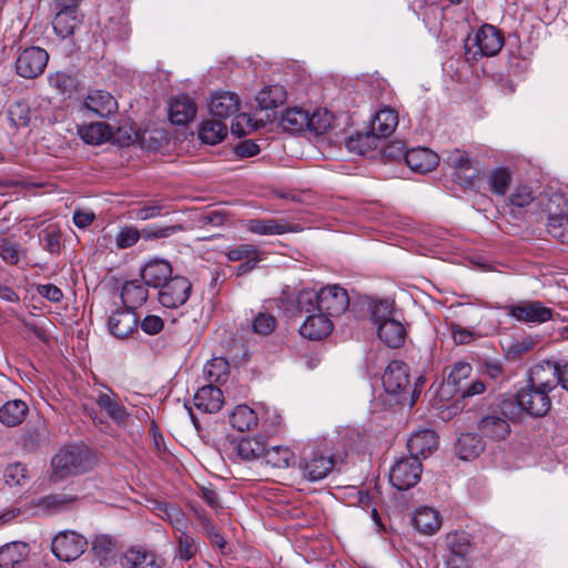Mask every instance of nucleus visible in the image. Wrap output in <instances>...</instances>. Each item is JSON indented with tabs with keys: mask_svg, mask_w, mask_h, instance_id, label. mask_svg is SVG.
Wrapping results in <instances>:
<instances>
[{
	"mask_svg": "<svg viewBox=\"0 0 568 568\" xmlns=\"http://www.w3.org/2000/svg\"><path fill=\"white\" fill-rule=\"evenodd\" d=\"M296 305L305 313L323 312L331 316H339L349 306V297L345 288L334 284L321 288L302 290L296 296Z\"/></svg>",
	"mask_w": 568,
	"mask_h": 568,
	"instance_id": "f257e3e1",
	"label": "nucleus"
},
{
	"mask_svg": "<svg viewBox=\"0 0 568 568\" xmlns=\"http://www.w3.org/2000/svg\"><path fill=\"white\" fill-rule=\"evenodd\" d=\"M223 453L224 455L221 456L223 459L239 457L246 462L264 458L266 462H290L294 458V454L287 447L267 448L262 436L225 440Z\"/></svg>",
	"mask_w": 568,
	"mask_h": 568,
	"instance_id": "f03ea898",
	"label": "nucleus"
},
{
	"mask_svg": "<svg viewBox=\"0 0 568 568\" xmlns=\"http://www.w3.org/2000/svg\"><path fill=\"white\" fill-rule=\"evenodd\" d=\"M503 45V33L491 24L481 26L474 36H468L465 41L466 54L474 60L481 57H494Z\"/></svg>",
	"mask_w": 568,
	"mask_h": 568,
	"instance_id": "7ed1b4c3",
	"label": "nucleus"
},
{
	"mask_svg": "<svg viewBox=\"0 0 568 568\" xmlns=\"http://www.w3.org/2000/svg\"><path fill=\"white\" fill-rule=\"evenodd\" d=\"M503 310L516 321L529 324L548 322L554 315V311L545 306L540 301H519L515 304L505 305Z\"/></svg>",
	"mask_w": 568,
	"mask_h": 568,
	"instance_id": "20e7f679",
	"label": "nucleus"
},
{
	"mask_svg": "<svg viewBox=\"0 0 568 568\" xmlns=\"http://www.w3.org/2000/svg\"><path fill=\"white\" fill-rule=\"evenodd\" d=\"M549 393L544 388L531 387L527 384L516 395L518 406L534 417L545 416L551 408Z\"/></svg>",
	"mask_w": 568,
	"mask_h": 568,
	"instance_id": "39448f33",
	"label": "nucleus"
},
{
	"mask_svg": "<svg viewBox=\"0 0 568 568\" xmlns=\"http://www.w3.org/2000/svg\"><path fill=\"white\" fill-rule=\"evenodd\" d=\"M88 546L87 539L75 531H61L52 540V552L62 561L79 558Z\"/></svg>",
	"mask_w": 568,
	"mask_h": 568,
	"instance_id": "423d86ee",
	"label": "nucleus"
},
{
	"mask_svg": "<svg viewBox=\"0 0 568 568\" xmlns=\"http://www.w3.org/2000/svg\"><path fill=\"white\" fill-rule=\"evenodd\" d=\"M343 454L339 452L327 457V462H343L344 459L371 458L369 445L364 435L355 429H348L342 437Z\"/></svg>",
	"mask_w": 568,
	"mask_h": 568,
	"instance_id": "0eeeda50",
	"label": "nucleus"
},
{
	"mask_svg": "<svg viewBox=\"0 0 568 568\" xmlns=\"http://www.w3.org/2000/svg\"><path fill=\"white\" fill-rule=\"evenodd\" d=\"M45 467L34 483V491L43 490L60 484L75 475L87 471L85 464H44Z\"/></svg>",
	"mask_w": 568,
	"mask_h": 568,
	"instance_id": "6e6552de",
	"label": "nucleus"
},
{
	"mask_svg": "<svg viewBox=\"0 0 568 568\" xmlns=\"http://www.w3.org/2000/svg\"><path fill=\"white\" fill-rule=\"evenodd\" d=\"M48 61L49 54L44 49L30 47L17 58L16 70L22 78L34 79L43 72Z\"/></svg>",
	"mask_w": 568,
	"mask_h": 568,
	"instance_id": "1a4fd4ad",
	"label": "nucleus"
},
{
	"mask_svg": "<svg viewBox=\"0 0 568 568\" xmlns=\"http://www.w3.org/2000/svg\"><path fill=\"white\" fill-rule=\"evenodd\" d=\"M191 287L192 285L186 277H171L160 287L159 302L164 307H179L189 300Z\"/></svg>",
	"mask_w": 568,
	"mask_h": 568,
	"instance_id": "9d476101",
	"label": "nucleus"
},
{
	"mask_svg": "<svg viewBox=\"0 0 568 568\" xmlns=\"http://www.w3.org/2000/svg\"><path fill=\"white\" fill-rule=\"evenodd\" d=\"M438 436L432 429H420L407 440V449L415 462L428 459L438 448Z\"/></svg>",
	"mask_w": 568,
	"mask_h": 568,
	"instance_id": "9b49d317",
	"label": "nucleus"
},
{
	"mask_svg": "<svg viewBox=\"0 0 568 568\" xmlns=\"http://www.w3.org/2000/svg\"><path fill=\"white\" fill-rule=\"evenodd\" d=\"M383 385L389 394H402L410 386L409 368L402 361H393L383 375Z\"/></svg>",
	"mask_w": 568,
	"mask_h": 568,
	"instance_id": "f8f14e48",
	"label": "nucleus"
},
{
	"mask_svg": "<svg viewBox=\"0 0 568 568\" xmlns=\"http://www.w3.org/2000/svg\"><path fill=\"white\" fill-rule=\"evenodd\" d=\"M528 384L551 392L559 384V364L546 361L530 368Z\"/></svg>",
	"mask_w": 568,
	"mask_h": 568,
	"instance_id": "ddd939ff",
	"label": "nucleus"
},
{
	"mask_svg": "<svg viewBox=\"0 0 568 568\" xmlns=\"http://www.w3.org/2000/svg\"><path fill=\"white\" fill-rule=\"evenodd\" d=\"M423 464H393L388 470L389 483L397 490H407L420 479Z\"/></svg>",
	"mask_w": 568,
	"mask_h": 568,
	"instance_id": "4468645a",
	"label": "nucleus"
},
{
	"mask_svg": "<svg viewBox=\"0 0 568 568\" xmlns=\"http://www.w3.org/2000/svg\"><path fill=\"white\" fill-rule=\"evenodd\" d=\"M440 156L428 148H414L405 153L407 166L416 173L425 174L433 171L439 163Z\"/></svg>",
	"mask_w": 568,
	"mask_h": 568,
	"instance_id": "2eb2a0df",
	"label": "nucleus"
},
{
	"mask_svg": "<svg viewBox=\"0 0 568 568\" xmlns=\"http://www.w3.org/2000/svg\"><path fill=\"white\" fill-rule=\"evenodd\" d=\"M87 112L98 115L99 118H108L118 110V102L114 97L103 90H94L89 92L83 102Z\"/></svg>",
	"mask_w": 568,
	"mask_h": 568,
	"instance_id": "dca6fc26",
	"label": "nucleus"
},
{
	"mask_svg": "<svg viewBox=\"0 0 568 568\" xmlns=\"http://www.w3.org/2000/svg\"><path fill=\"white\" fill-rule=\"evenodd\" d=\"M246 227L251 233L260 235H280L302 231L298 224L275 219H252L247 221Z\"/></svg>",
	"mask_w": 568,
	"mask_h": 568,
	"instance_id": "f3484780",
	"label": "nucleus"
},
{
	"mask_svg": "<svg viewBox=\"0 0 568 568\" xmlns=\"http://www.w3.org/2000/svg\"><path fill=\"white\" fill-rule=\"evenodd\" d=\"M412 521L419 534L433 536L440 529L443 518L436 508L420 506L415 509Z\"/></svg>",
	"mask_w": 568,
	"mask_h": 568,
	"instance_id": "a211bd4d",
	"label": "nucleus"
},
{
	"mask_svg": "<svg viewBox=\"0 0 568 568\" xmlns=\"http://www.w3.org/2000/svg\"><path fill=\"white\" fill-rule=\"evenodd\" d=\"M141 278L146 286L160 288L172 277L171 264L164 260H150L141 268Z\"/></svg>",
	"mask_w": 568,
	"mask_h": 568,
	"instance_id": "6ab92c4d",
	"label": "nucleus"
},
{
	"mask_svg": "<svg viewBox=\"0 0 568 568\" xmlns=\"http://www.w3.org/2000/svg\"><path fill=\"white\" fill-rule=\"evenodd\" d=\"M333 329V323L329 316L323 312L310 313L300 327L303 337L311 341H320L326 337Z\"/></svg>",
	"mask_w": 568,
	"mask_h": 568,
	"instance_id": "aec40b11",
	"label": "nucleus"
},
{
	"mask_svg": "<svg viewBox=\"0 0 568 568\" xmlns=\"http://www.w3.org/2000/svg\"><path fill=\"white\" fill-rule=\"evenodd\" d=\"M240 108L237 94L227 91L216 92L212 95L209 110L212 118L225 120L234 115Z\"/></svg>",
	"mask_w": 568,
	"mask_h": 568,
	"instance_id": "412c9836",
	"label": "nucleus"
},
{
	"mask_svg": "<svg viewBox=\"0 0 568 568\" xmlns=\"http://www.w3.org/2000/svg\"><path fill=\"white\" fill-rule=\"evenodd\" d=\"M139 320L136 314L125 307L114 312L108 321V327L112 335L118 338L129 336L138 326Z\"/></svg>",
	"mask_w": 568,
	"mask_h": 568,
	"instance_id": "4be33fe9",
	"label": "nucleus"
},
{
	"mask_svg": "<svg viewBox=\"0 0 568 568\" xmlns=\"http://www.w3.org/2000/svg\"><path fill=\"white\" fill-rule=\"evenodd\" d=\"M223 404L224 396L222 390L213 386L212 383L199 388L194 395V405L196 408L209 414L217 413Z\"/></svg>",
	"mask_w": 568,
	"mask_h": 568,
	"instance_id": "5701e85b",
	"label": "nucleus"
},
{
	"mask_svg": "<svg viewBox=\"0 0 568 568\" xmlns=\"http://www.w3.org/2000/svg\"><path fill=\"white\" fill-rule=\"evenodd\" d=\"M30 548L23 541H11L0 548V568H19L29 557Z\"/></svg>",
	"mask_w": 568,
	"mask_h": 568,
	"instance_id": "b1692460",
	"label": "nucleus"
},
{
	"mask_svg": "<svg viewBox=\"0 0 568 568\" xmlns=\"http://www.w3.org/2000/svg\"><path fill=\"white\" fill-rule=\"evenodd\" d=\"M196 114L195 103L185 94L172 99L169 108V118L173 124L184 125L192 121Z\"/></svg>",
	"mask_w": 568,
	"mask_h": 568,
	"instance_id": "393cba45",
	"label": "nucleus"
},
{
	"mask_svg": "<svg viewBox=\"0 0 568 568\" xmlns=\"http://www.w3.org/2000/svg\"><path fill=\"white\" fill-rule=\"evenodd\" d=\"M397 125V112L390 108H383L372 120L369 134L376 138H387L395 131Z\"/></svg>",
	"mask_w": 568,
	"mask_h": 568,
	"instance_id": "a878e982",
	"label": "nucleus"
},
{
	"mask_svg": "<svg viewBox=\"0 0 568 568\" xmlns=\"http://www.w3.org/2000/svg\"><path fill=\"white\" fill-rule=\"evenodd\" d=\"M82 23V18L78 10L73 9H59L57 12L52 26L53 30L62 39H65L73 34Z\"/></svg>",
	"mask_w": 568,
	"mask_h": 568,
	"instance_id": "bb28decb",
	"label": "nucleus"
},
{
	"mask_svg": "<svg viewBox=\"0 0 568 568\" xmlns=\"http://www.w3.org/2000/svg\"><path fill=\"white\" fill-rule=\"evenodd\" d=\"M225 255L230 262H243L239 266L240 272H248L253 270L260 261L258 250L253 244H241L232 247Z\"/></svg>",
	"mask_w": 568,
	"mask_h": 568,
	"instance_id": "cd10ccee",
	"label": "nucleus"
},
{
	"mask_svg": "<svg viewBox=\"0 0 568 568\" xmlns=\"http://www.w3.org/2000/svg\"><path fill=\"white\" fill-rule=\"evenodd\" d=\"M126 568H162L163 561L158 556L142 547H133L125 552Z\"/></svg>",
	"mask_w": 568,
	"mask_h": 568,
	"instance_id": "c85d7f7f",
	"label": "nucleus"
},
{
	"mask_svg": "<svg viewBox=\"0 0 568 568\" xmlns=\"http://www.w3.org/2000/svg\"><path fill=\"white\" fill-rule=\"evenodd\" d=\"M377 335L387 346L396 348L404 343L406 331L399 321L392 318L379 323Z\"/></svg>",
	"mask_w": 568,
	"mask_h": 568,
	"instance_id": "c756f323",
	"label": "nucleus"
},
{
	"mask_svg": "<svg viewBox=\"0 0 568 568\" xmlns=\"http://www.w3.org/2000/svg\"><path fill=\"white\" fill-rule=\"evenodd\" d=\"M478 430L491 439H504L510 433L509 423L496 415H488L478 422Z\"/></svg>",
	"mask_w": 568,
	"mask_h": 568,
	"instance_id": "7c9ffc66",
	"label": "nucleus"
},
{
	"mask_svg": "<svg viewBox=\"0 0 568 568\" xmlns=\"http://www.w3.org/2000/svg\"><path fill=\"white\" fill-rule=\"evenodd\" d=\"M28 412L29 407L23 400H9L0 407V422L8 427H14L24 420Z\"/></svg>",
	"mask_w": 568,
	"mask_h": 568,
	"instance_id": "2f4dec72",
	"label": "nucleus"
},
{
	"mask_svg": "<svg viewBox=\"0 0 568 568\" xmlns=\"http://www.w3.org/2000/svg\"><path fill=\"white\" fill-rule=\"evenodd\" d=\"M310 111L300 106L290 108L281 118V126L288 132L298 133L307 130Z\"/></svg>",
	"mask_w": 568,
	"mask_h": 568,
	"instance_id": "473e14b6",
	"label": "nucleus"
},
{
	"mask_svg": "<svg viewBox=\"0 0 568 568\" xmlns=\"http://www.w3.org/2000/svg\"><path fill=\"white\" fill-rule=\"evenodd\" d=\"M258 418L247 405H237L230 414V424L239 432H248L257 426Z\"/></svg>",
	"mask_w": 568,
	"mask_h": 568,
	"instance_id": "72a5a7b5",
	"label": "nucleus"
},
{
	"mask_svg": "<svg viewBox=\"0 0 568 568\" xmlns=\"http://www.w3.org/2000/svg\"><path fill=\"white\" fill-rule=\"evenodd\" d=\"M227 134V125L224 120L213 118L202 122L199 138L207 144L220 143Z\"/></svg>",
	"mask_w": 568,
	"mask_h": 568,
	"instance_id": "f704fd0d",
	"label": "nucleus"
},
{
	"mask_svg": "<svg viewBox=\"0 0 568 568\" xmlns=\"http://www.w3.org/2000/svg\"><path fill=\"white\" fill-rule=\"evenodd\" d=\"M286 91L283 85L264 87L256 95V102L262 110H272L286 101Z\"/></svg>",
	"mask_w": 568,
	"mask_h": 568,
	"instance_id": "c9c22d12",
	"label": "nucleus"
},
{
	"mask_svg": "<svg viewBox=\"0 0 568 568\" xmlns=\"http://www.w3.org/2000/svg\"><path fill=\"white\" fill-rule=\"evenodd\" d=\"M457 455L462 462H471L479 457L484 450V445L480 438L473 434H465L458 438Z\"/></svg>",
	"mask_w": 568,
	"mask_h": 568,
	"instance_id": "e433bc0d",
	"label": "nucleus"
},
{
	"mask_svg": "<svg viewBox=\"0 0 568 568\" xmlns=\"http://www.w3.org/2000/svg\"><path fill=\"white\" fill-rule=\"evenodd\" d=\"M121 298L129 310L135 308L148 300V290L139 280L128 281L122 286Z\"/></svg>",
	"mask_w": 568,
	"mask_h": 568,
	"instance_id": "4c0bfd02",
	"label": "nucleus"
},
{
	"mask_svg": "<svg viewBox=\"0 0 568 568\" xmlns=\"http://www.w3.org/2000/svg\"><path fill=\"white\" fill-rule=\"evenodd\" d=\"M94 400L97 405L104 409L108 416L119 425L123 424L129 416L125 407L119 403L115 397L106 393L100 392Z\"/></svg>",
	"mask_w": 568,
	"mask_h": 568,
	"instance_id": "58836bf2",
	"label": "nucleus"
},
{
	"mask_svg": "<svg viewBox=\"0 0 568 568\" xmlns=\"http://www.w3.org/2000/svg\"><path fill=\"white\" fill-rule=\"evenodd\" d=\"M154 510L159 517L169 521L179 532L185 530L187 526V519L179 506L166 503H158Z\"/></svg>",
	"mask_w": 568,
	"mask_h": 568,
	"instance_id": "ea45409f",
	"label": "nucleus"
},
{
	"mask_svg": "<svg viewBox=\"0 0 568 568\" xmlns=\"http://www.w3.org/2000/svg\"><path fill=\"white\" fill-rule=\"evenodd\" d=\"M310 124H307V131L314 134H324L334 126L335 115L327 109H315L310 113Z\"/></svg>",
	"mask_w": 568,
	"mask_h": 568,
	"instance_id": "a19ab883",
	"label": "nucleus"
},
{
	"mask_svg": "<svg viewBox=\"0 0 568 568\" xmlns=\"http://www.w3.org/2000/svg\"><path fill=\"white\" fill-rule=\"evenodd\" d=\"M489 190L496 195H505L513 181L511 172L504 166L491 170L487 176Z\"/></svg>",
	"mask_w": 568,
	"mask_h": 568,
	"instance_id": "79ce46f5",
	"label": "nucleus"
},
{
	"mask_svg": "<svg viewBox=\"0 0 568 568\" xmlns=\"http://www.w3.org/2000/svg\"><path fill=\"white\" fill-rule=\"evenodd\" d=\"M81 139L89 144H100L111 136V129L106 123L95 122L79 129Z\"/></svg>",
	"mask_w": 568,
	"mask_h": 568,
	"instance_id": "37998d69",
	"label": "nucleus"
},
{
	"mask_svg": "<svg viewBox=\"0 0 568 568\" xmlns=\"http://www.w3.org/2000/svg\"><path fill=\"white\" fill-rule=\"evenodd\" d=\"M48 429L43 419L39 418L32 424L23 435V446L29 450L37 449L42 443L48 440Z\"/></svg>",
	"mask_w": 568,
	"mask_h": 568,
	"instance_id": "c03bdc74",
	"label": "nucleus"
},
{
	"mask_svg": "<svg viewBox=\"0 0 568 568\" xmlns=\"http://www.w3.org/2000/svg\"><path fill=\"white\" fill-rule=\"evenodd\" d=\"M73 501V497L67 494H55L43 496L34 503V506L48 514L58 513L64 509L68 505Z\"/></svg>",
	"mask_w": 568,
	"mask_h": 568,
	"instance_id": "a18cd8bd",
	"label": "nucleus"
},
{
	"mask_svg": "<svg viewBox=\"0 0 568 568\" xmlns=\"http://www.w3.org/2000/svg\"><path fill=\"white\" fill-rule=\"evenodd\" d=\"M203 373L210 383H224L229 376V363L223 357H214L205 364Z\"/></svg>",
	"mask_w": 568,
	"mask_h": 568,
	"instance_id": "49530a36",
	"label": "nucleus"
},
{
	"mask_svg": "<svg viewBox=\"0 0 568 568\" xmlns=\"http://www.w3.org/2000/svg\"><path fill=\"white\" fill-rule=\"evenodd\" d=\"M91 457V450L83 444L67 445L60 449L52 462H87Z\"/></svg>",
	"mask_w": 568,
	"mask_h": 568,
	"instance_id": "de8ad7c7",
	"label": "nucleus"
},
{
	"mask_svg": "<svg viewBox=\"0 0 568 568\" xmlns=\"http://www.w3.org/2000/svg\"><path fill=\"white\" fill-rule=\"evenodd\" d=\"M547 231L554 239L561 243H568V213H550Z\"/></svg>",
	"mask_w": 568,
	"mask_h": 568,
	"instance_id": "09e8293b",
	"label": "nucleus"
},
{
	"mask_svg": "<svg viewBox=\"0 0 568 568\" xmlns=\"http://www.w3.org/2000/svg\"><path fill=\"white\" fill-rule=\"evenodd\" d=\"M3 478L9 486H24L30 479L28 464H7Z\"/></svg>",
	"mask_w": 568,
	"mask_h": 568,
	"instance_id": "8fccbe9b",
	"label": "nucleus"
},
{
	"mask_svg": "<svg viewBox=\"0 0 568 568\" xmlns=\"http://www.w3.org/2000/svg\"><path fill=\"white\" fill-rule=\"evenodd\" d=\"M334 464H293L297 466L301 476L310 481L324 479L332 470Z\"/></svg>",
	"mask_w": 568,
	"mask_h": 568,
	"instance_id": "3c124183",
	"label": "nucleus"
},
{
	"mask_svg": "<svg viewBox=\"0 0 568 568\" xmlns=\"http://www.w3.org/2000/svg\"><path fill=\"white\" fill-rule=\"evenodd\" d=\"M443 161L446 165L459 172L468 171L473 166L468 154L459 149L444 152Z\"/></svg>",
	"mask_w": 568,
	"mask_h": 568,
	"instance_id": "603ef678",
	"label": "nucleus"
},
{
	"mask_svg": "<svg viewBox=\"0 0 568 568\" xmlns=\"http://www.w3.org/2000/svg\"><path fill=\"white\" fill-rule=\"evenodd\" d=\"M450 555L470 557L471 545L468 536L464 532H452L447 535Z\"/></svg>",
	"mask_w": 568,
	"mask_h": 568,
	"instance_id": "864d4df0",
	"label": "nucleus"
},
{
	"mask_svg": "<svg viewBox=\"0 0 568 568\" xmlns=\"http://www.w3.org/2000/svg\"><path fill=\"white\" fill-rule=\"evenodd\" d=\"M471 373V366L465 362H457L454 364L449 375L446 378L445 387H454L457 392L458 387H462V382L466 379Z\"/></svg>",
	"mask_w": 568,
	"mask_h": 568,
	"instance_id": "5fc2aeb1",
	"label": "nucleus"
},
{
	"mask_svg": "<svg viewBox=\"0 0 568 568\" xmlns=\"http://www.w3.org/2000/svg\"><path fill=\"white\" fill-rule=\"evenodd\" d=\"M448 327L456 345H467L480 336L475 329L464 327L455 322L449 323Z\"/></svg>",
	"mask_w": 568,
	"mask_h": 568,
	"instance_id": "6e6d98bb",
	"label": "nucleus"
},
{
	"mask_svg": "<svg viewBox=\"0 0 568 568\" xmlns=\"http://www.w3.org/2000/svg\"><path fill=\"white\" fill-rule=\"evenodd\" d=\"M48 82L51 89L58 94H65L71 92L74 82L73 79L64 72L50 73L48 75Z\"/></svg>",
	"mask_w": 568,
	"mask_h": 568,
	"instance_id": "4d7b16f0",
	"label": "nucleus"
},
{
	"mask_svg": "<svg viewBox=\"0 0 568 568\" xmlns=\"http://www.w3.org/2000/svg\"><path fill=\"white\" fill-rule=\"evenodd\" d=\"M178 539V558L181 560H190L196 554V545L193 537L187 535L185 530L180 531Z\"/></svg>",
	"mask_w": 568,
	"mask_h": 568,
	"instance_id": "13d9d810",
	"label": "nucleus"
},
{
	"mask_svg": "<svg viewBox=\"0 0 568 568\" xmlns=\"http://www.w3.org/2000/svg\"><path fill=\"white\" fill-rule=\"evenodd\" d=\"M534 201V194L530 186L526 184L517 185L509 196V203L516 207H526Z\"/></svg>",
	"mask_w": 568,
	"mask_h": 568,
	"instance_id": "bf43d9fd",
	"label": "nucleus"
},
{
	"mask_svg": "<svg viewBox=\"0 0 568 568\" xmlns=\"http://www.w3.org/2000/svg\"><path fill=\"white\" fill-rule=\"evenodd\" d=\"M141 236L142 231L140 232L136 227L123 226L115 235V243L119 248H126L134 245Z\"/></svg>",
	"mask_w": 568,
	"mask_h": 568,
	"instance_id": "052dcab7",
	"label": "nucleus"
},
{
	"mask_svg": "<svg viewBox=\"0 0 568 568\" xmlns=\"http://www.w3.org/2000/svg\"><path fill=\"white\" fill-rule=\"evenodd\" d=\"M23 255L18 243L4 240L0 243V257L8 264H17Z\"/></svg>",
	"mask_w": 568,
	"mask_h": 568,
	"instance_id": "680f3d73",
	"label": "nucleus"
},
{
	"mask_svg": "<svg viewBox=\"0 0 568 568\" xmlns=\"http://www.w3.org/2000/svg\"><path fill=\"white\" fill-rule=\"evenodd\" d=\"M182 225H170V226H148L142 230V236L145 240H155L170 237L173 234L181 232Z\"/></svg>",
	"mask_w": 568,
	"mask_h": 568,
	"instance_id": "e2e57ef3",
	"label": "nucleus"
},
{
	"mask_svg": "<svg viewBox=\"0 0 568 568\" xmlns=\"http://www.w3.org/2000/svg\"><path fill=\"white\" fill-rule=\"evenodd\" d=\"M536 345V339L531 336H525L518 339H515L507 347V355L513 358L520 357L521 355L530 352Z\"/></svg>",
	"mask_w": 568,
	"mask_h": 568,
	"instance_id": "0e129e2a",
	"label": "nucleus"
},
{
	"mask_svg": "<svg viewBox=\"0 0 568 568\" xmlns=\"http://www.w3.org/2000/svg\"><path fill=\"white\" fill-rule=\"evenodd\" d=\"M275 317L265 313L257 314L252 322V328L254 333L260 335H267L272 333L275 328Z\"/></svg>",
	"mask_w": 568,
	"mask_h": 568,
	"instance_id": "69168bd1",
	"label": "nucleus"
},
{
	"mask_svg": "<svg viewBox=\"0 0 568 568\" xmlns=\"http://www.w3.org/2000/svg\"><path fill=\"white\" fill-rule=\"evenodd\" d=\"M393 304L387 300L376 302L372 307V318L376 326L384 321L394 318L392 316Z\"/></svg>",
	"mask_w": 568,
	"mask_h": 568,
	"instance_id": "338daca9",
	"label": "nucleus"
},
{
	"mask_svg": "<svg viewBox=\"0 0 568 568\" xmlns=\"http://www.w3.org/2000/svg\"><path fill=\"white\" fill-rule=\"evenodd\" d=\"M255 129V123L246 113L237 114L231 124V131L237 136L246 135Z\"/></svg>",
	"mask_w": 568,
	"mask_h": 568,
	"instance_id": "774afa93",
	"label": "nucleus"
}]
</instances>
